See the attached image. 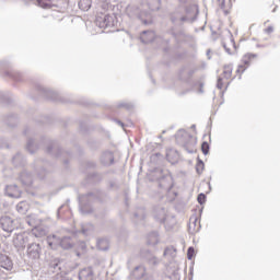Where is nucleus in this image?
Returning <instances> with one entry per match:
<instances>
[{
  "label": "nucleus",
  "mask_w": 280,
  "mask_h": 280,
  "mask_svg": "<svg viewBox=\"0 0 280 280\" xmlns=\"http://www.w3.org/2000/svg\"><path fill=\"white\" fill-rule=\"evenodd\" d=\"M147 8L143 3H132L126 8V12L129 19H137L143 25H152V23H154L152 12H159V10H161V0H150Z\"/></svg>",
  "instance_id": "obj_1"
},
{
  "label": "nucleus",
  "mask_w": 280,
  "mask_h": 280,
  "mask_svg": "<svg viewBox=\"0 0 280 280\" xmlns=\"http://www.w3.org/2000/svg\"><path fill=\"white\" fill-rule=\"evenodd\" d=\"M104 196V192L97 190L95 192H90L86 195L79 196V209L80 212L83 215H86V213H92L93 208L91 207L92 202L102 201V197Z\"/></svg>",
  "instance_id": "obj_2"
},
{
  "label": "nucleus",
  "mask_w": 280,
  "mask_h": 280,
  "mask_svg": "<svg viewBox=\"0 0 280 280\" xmlns=\"http://www.w3.org/2000/svg\"><path fill=\"white\" fill-rule=\"evenodd\" d=\"M47 244L52 250H56L58 246L63 248V250H69V248H73V240L71 238V236H63L61 238L56 235L48 236Z\"/></svg>",
  "instance_id": "obj_3"
},
{
  "label": "nucleus",
  "mask_w": 280,
  "mask_h": 280,
  "mask_svg": "<svg viewBox=\"0 0 280 280\" xmlns=\"http://www.w3.org/2000/svg\"><path fill=\"white\" fill-rule=\"evenodd\" d=\"M175 139L177 143L179 145H183V148H185V150H187L189 154H194V150L187 149L189 148V145H194V136L182 129L177 131V133L175 135Z\"/></svg>",
  "instance_id": "obj_4"
},
{
  "label": "nucleus",
  "mask_w": 280,
  "mask_h": 280,
  "mask_svg": "<svg viewBox=\"0 0 280 280\" xmlns=\"http://www.w3.org/2000/svg\"><path fill=\"white\" fill-rule=\"evenodd\" d=\"M46 152L47 154H52V156H55L56 159H65V156L71 155V153L62 151V149H60V145H58V143L56 142H51L47 147Z\"/></svg>",
  "instance_id": "obj_5"
},
{
  "label": "nucleus",
  "mask_w": 280,
  "mask_h": 280,
  "mask_svg": "<svg viewBox=\"0 0 280 280\" xmlns=\"http://www.w3.org/2000/svg\"><path fill=\"white\" fill-rule=\"evenodd\" d=\"M96 25L101 27V30H106L108 27H115V18L110 14L104 16L96 18Z\"/></svg>",
  "instance_id": "obj_6"
},
{
  "label": "nucleus",
  "mask_w": 280,
  "mask_h": 280,
  "mask_svg": "<svg viewBox=\"0 0 280 280\" xmlns=\"http://www.w3.org/2000/svg\"><path fill=\"white\" fill-rule=\"evenodd\" d=\"M0 226L5 233H12V231L16 229V223H14V219L10 217H2L0 219Z\"/></svg>",
  "instance_id": "obj_7"
},
{
  "label": "nucleus",
  "mask_w": 280,
  "mask_h": 280,
  "mask_svg": "<svg viewBox=\"0 0 280 280\" xmlns=\"http://www.w3.org/2000/svg\"><path fill=\"white\" fill-rule=\"evenodd\" d=\"M40 244L38 243H32L27 247V257L30 259H40V253H42Z\"/></svg>",
  "instance_id": "obj_8"
},
{
  "label": "nucleus",
  "mask_w": 280,
  "mask_h": 280,
  "mask_svg": "<svg viewBox=\"0 0 280 280\" xmlns=\"http://www.w3.org/2000/svg\"><path fill=\"white\" fill-rule=\"evenodd\" d=\"M0 268H3L8 272H10L12 268H14V262H12V259L9 258L8 255L0 254Z\"/></svg>",
  "instance_id": "obj_9"
},
{
  "label": "nucleus",
  "mask_w": 280,
  "mask_h": 280,
  "mask_svg": "<svg viewBox=\"0 0 280 280\" xmlns=\"http://www.w3.org/2000/svg\"><path fill=\"white\" fill-rule=\"evenodd\" d=\"M20 180L25 187H32V184L34 183V176L30 172L23 171L20 174Z\"/></svg>",
  "instance_id": "obj_10"
},
{
  "label": "nucleus",
  "mask_w": 280,
  "mask_h": 280,
  "mask_svg": "<svg viewBox=\"0 0 280 280\" xmlns=\"http://www.w3.org/2000/svg\"><path fill=\"white\" fill-rule=\"evenodd\" d=\"M95 279V272H93V268L88 267L83 268L79 272V280H94Z\"/></svg>",
  "instance_id": "obj_11"
},
{
  "label": "nucleus",
  "mask_w": 280,
  "mask_h": 280,
  "mask_svg": "<svg viewBox=\"0 0 280 280\" xmlns=\"http://www.w3.org/2000/svg\"><path fill=\"white\" fill-rule=\"evenodd\" d=\"M5 194L9 196V198H21V189H19V186L16 185H8L5 187Z\"/></svg>",
  "instance_id": "obj_12"
},
{
  "label": "nucleus",
  "mask_w": 280,
  "mask_h": 280,
  "mask_svg": "<svg viewBox=\"0 0 280 280\" xmlns=\"http://www.w3.org/2000/svg\"><path fill=\"white\" fill-rule=\"evenodd\" d=\"M196 73V69H189L188 67H183L179 70V80H191V77Z\"/></svg>",
  "instance_id": "obj_13"
},
{
  "label": "nucleus",
  "mask_w": 280,
  "mask_h": 280,
  "mask_svg": "<svg viewBox=\"0 0 280 280\" xmlns=\"http://www.w3.org/2000/svg\"><path fill=\"white\" fill-rule=\"evenodd\" d=\"M101 163L102 165H113L115 163V155H113V152L106 151L101 156Z\"/></svg>",
  "instance_id": "obj_14"
},
{
  "label": "nucleus",
  "mask_w": 280,
  "mask_h": 280,
  "mask_svg": "<svg viewBox=\"0 0 280 280\" xmlns=\"http://www.w3.org/2000/svg\"><path fill=\"white\" fill-rule=\"evenodd\" d=\"M154 32L153 31H143L140 35V40L144 45H148V43H152L154 40Z\"/></svg>",
  "instance_id": "obj_15"
},
{
  "label": "nucleus",
  "mask_w": 280,
  "mask_h": 280,
  "mask_svg": "<svg viewBox=\"0 0 280 280\" xmlns=\"http://www.w3.org/2000/svg\"><path fill=\"white\" fill-rule=\"evenodd\" d=\"M25 244H27V240L23 234H18L16 237L13 238V245L19 250H21V248H25Z\"/></svg>",
  "instance_id": "obj_16"
},
{
  "label": "nucleus",
  "mask_w": 280,
  "mask_h": 280,
  "mask_svg": "<svg viewBox=\"0 0 280 280\" xmlns=\"http://www.w3.org/2000/svg\"><path fill=\"white\" fill-rule=\"evenodd\" d=\"M132 277L137 280L143 279L145 277V267L143 265L136 267L132 271Z\"/></svg>",
  "instance_id": "obj_17"
},
{
  "label": "nucleus",
  "mask_w": 280,
  "mask_h": 280,
  "mask_svg": "<svg viewBox=\"0 0 280 280\" xmlns=\"http://www.w3.org/2000/svg\"><path fill=\"white\" fill-rule=\"evenodd\" d=\"M42 92H43V95L47 97V100H51L52 102H58V93L45 88L42 89Z\"/></svg>",
  "instance_id": "obj_18"
},
{
  "label": "nucleus",
  "mask_w": 280,
  "mask_h": 280,
  "mask_svg": "<svg viewBox=\"0 0 280 280\" xmlns=\"http://www.w3.org/2000/svg\"><path fill=\"white\" fill-rule=\"evenodd\" d=\"M16 211L21 215H25V213H27V211H30V205L27 203V201H20L16 205Z\"/></svg>",
  "instance_id": "obj_19"
},
{
  "label": "nucleus",
  "mask_w": 280,
  "mask_h": 280,
  "mask_svg": "<svg viewBox=\"0 0 280 280\" xmlns=\"http://www.w3.org/2000/svg\"><path fill=\"white\" fill-rule=\"evenodd\" d=\"M154 218L155 220H158V222H161L162 224L165 222V219H166V212H165V209L164 208H158L155 211H154Z\"/></svg>",
  "instance_id": "obj_20"
},
{
  "label": "nucleus",
  "mask_w": 280,
  "mask_h": 280,
  "mask_svg": "<svg viewBox=\"0 0 280 280\" xmlns=\"http://www.w3.org/2000/svg\"><path fill=\"white\" fill-rule=\"evenodd\" d=\"M147 244L148 246H156L159 244V232H151L148 235Z\"/></svg>",
  "instance_id": "obj_21"
},
{
  "label": "nucleus",
  "mask_w": 280,
  "mask_h": 280,
  "mask_svg": "<svg viewBox=\"0 0 280 280\" xmlns=\"http://www.w3.org/2000/svg\"><path fill=\"white\" fill-rule=\"evenodd\" d=\"M12 161L15 167H21L22 165H25V158L21 153L15 154Z\"/></svg>",
  "instance_id": "obj_22"
},
{
  "label": "nucleus",
  "mask_w": 280,
  "mask_h": 280,
  "mask_svg": "<svg viewBox=\"0 0 280 280\" xmlns=\"http://www.w3.org/2000/svg\"><path fill=\"white\" fill-rule=\"evenodd\" d=\"M95 231V226L91 223H85L81 225L82 235H91Z\"/></svg>",
  "instance_id": "obj_23"
},
{
  "label": "nucleus",
  "mask_w": 280,
  "mask_h": 280,
  "mask_svg": "<svg viewBox=\"0 0 280 280\" xmlns=\"http://www.w3.org/2000/svg\"><path fill=\"white\" fill-rule=\"evenodd\" d=\"M171 21L174 25H178V23H184V21H187L186 16H180V13H173L171 14Z\"/></svg>",
  "instance_id": "obj_24"
},
{
  "label": "nucleus",
  "mask_w": 280,
  "mask_h": 280,
  "mask_svg": "<svg viewBox=\"0 0 280 280\" xmlns=\"http://www.w3.org/2000/svg\"><path fill=\"white\" fill-rule=\"evenodd\" d=\"M92 3L93 2L91 0H79V8L83 12H89V10H91Z\"/></svg>",
  "instance_id": "obj_25"
},
{
  "label": "nucleus",
  "mask_w": 280,
  "mask_h": 280,
  "mask_svg": "<svg viewBox=\"0 0 280 280\" xmlns=\"http://www.w3.org/2000/svg\"><path fill=\"white\" fill-rule=\"evenodd\" d=\"M37 5L44 10H49V8H54V0H37Z\"/></svg>",
  "instance_id": "obj_26"
},
{
  "label": "nucleus",
  "mask_w": 280,
  "mask_h": 280,
  "mask_svg": "<svg viewBox=\"0 0 280 280\" xmlns=\"http://www.w3.org/2000/svg\"><path fill=\"white\" fill-rule=\"evenodd\" d=\"M145 259L150 266H159L160 260L152 253L148 252Z\"/></svg>",
  "instance_id": "obj_27"
},
{
  "label": "nucleus",
  "mask_w": 280,
  "mask_h": 280,
  "mask_svg": "<svg viewBox=\"0 0 280 280\" xmlns=\"http://www.w3.org/2000/svg\"><path fill=\"white\" fill-rule=\"evenodd\" d=\"M26 150L30 154H34L38 150V144L34 143V140L28 139L26 143Z\"/></svg>",
  "instance_id": "obj_28"
},
{
  "label": "nucleus",
  "mask_w": 280,
  "mask_h": 280,
  "mask_svg": "<svg viewBox=\"0 0 280 280\" xmlns=\"http://www.w3.org/2000/svg\"><path fill=\"white\" fill-rule=\"evenodd\" d=\"M96 246H97L98 250H108V240L98 238L96 242Z\"/></svg>",
  "instance_id": "obj_29"
},
{
  "label": "nucleus",
  "mask_w": 280,
  "mask_h": 280,
  "mask_svg": "<svg viewBox=\"0 0 280 280\" xmlns=\"http://www.w3.org/2000/svg\"><path fill=\"white\" fill-rule=\"evenodd\" d=\"M133 218H136L137 222H143L145 220V209H139L137 212H135Z\"/></svg>",
  "instance_id": "obj_30"
},
{
  "label": "nucleus",
  "mask_w": 280,
  "mask_h": 280,
  "mask_svg": "<svg viewBox=\"0 0 280 280\" xmlns=\"http://www.w3.org/2000/svg\"><path fill=\"white\" fill-rule=\"evenodd\" d=\"M164 257H171L174 259L176 257V248L174 246H168L164 249Z\"/></svg>",
  "instance_id": "obj_31"
},
{
  "label": "nucleus",
  "mask_w": 280,
  "mask_h": 280,
  "mask_svg": "<svg viewBox=\"0 0 280 280\" xmlns=\"http://www.w3.org/2000/svg\"><path fill=\"white\" fill-rule=\"evenodd\" d=\"M257 55H253V54H247L243 57L242 62L243 65H245L246 67H248L250 65V60H253V58H255Z\"/></svg>",
  "instance_id": "obj_32"
},
{
  "label": "nucleus",
  "mask_w": 280,
  "mask_h": 280,
  "mask_svg": "<svg viewBox=\"0 0 280 280\" xmlns=\"http://www.w3.org/2000/svg\"><path fill=\"white\" fill-rule=\"evenodd\" d=\"M232 73H233V67L224 66V68H223V75H224V78L226 80H229V78H231Z\"/></svg>",
  "instance_id": "obj_33"
},
{
  "label": "nucleus",
  "mask_w": 280,
  "mask_h": 280,
  "mask_svg": "<svg viewBox=\"0 0 280 280\" xmlns=\"http://www.w3.org/2000/svg\"><path fill=\"white\" fill-rule=\"evenodd\" d=\"M49 266H50V268H52V270L55 272H57V270H61L62 269L61 262L58 259L52 260Z\"/></svg>",
  "instance_id": "obj_34"
},
{
  "label": "nucleus",
  "mask_w": 280,
  "mask_h": 280,
  "mask_svg": "<svg viewBox=\"0 0 280 280\" xmlns=\"http://www.w3.org/2000/svg\"><path fill=\"white\" fill-rule=\"evenodd\" d=\"M163 170L162 168H158L155 171V176H156V180H159V183H161L162 180H164V178H167V175L163 174Z\"/></svg>",
  "instance_id": "obj_35"
},
{
  "label": "nucleus",
  "mask_w": 280,
  "mask_h": 280,
  "mask_svg": "<svg viewBox=\"0 0 280 280\" xmlns=\"http://www.w3.org/2000/svg\"><path fill=\"white\" fill-rule=\"evenodd\" d=\"M205 171V162L202 160L198 159L197 165H196V172L197 174H202Z\"/></svg>",
  "instance_id": "obj_36"
},
{
  "label": "nucleus",
  "mask_w": 280,
  "mask_h": 280,
  "mask_svg": "<svg viewBox=\"0 0 280 280\" xmlns=\"http://www.w3.org/2000/svg\"><path fill=\"white\" fill-rule=\"evenodd\" d=\"M201 151H202V154H205V156H207V154H209V142H207V141L202 142Z\"/></svg>",
  "instance_id": "obj_37"
},
{
  "label": "nucleus",
  "mask_w": 280,
  "mask_h": 280,
  "mask_svg": "<svg viewBox=\"0 0 280 280\" xmlns=\"http://www.w3.org/2000/svg\"><path fill=\"white\" fill-rule=\"evenodd\" d=\"M197 200L199 202V205H205L206 200H207V195L205 194H199L198 197H197Z\"/></svg>",
  "instance_id": "obj_38"
},
{
  "label": "nucleus",
  "mask_w": 280,
  "mask_h": 280,
  "mask_svg": "<svg viewBox=\"0 0 280 280\" xmlns=\"http://www.w3.org/2000/svg\"><path fill=\"white\" fill-rule=\"evenodd\" d=\"M196 254V249L194 247H189L187 250V258L189 260L194 259V255Z\"/></svg>",
  "instance_id": "obj_39"
},
{
  "label": "nucleus",
  "mask_w": 280,
  "mask_h": 280,
  "mask_svg": "<svg viewBox=\"0 0 280 280\" xmlns=\"http://www.w3.org/2000/svg\"><path fill=\"white\" fill-rule=\"evenodd\" d=\"M196 222H198V219H195L192 223H189L188 231L190 233H195L196 232Z\"/></svg>",
  "instance_id": "obj_40"
},
{
  "label": "nucleus",
  "mask_w": 280,
  "mask_h": 280,
  "mask_svg": "<svg viewBox=\"0 0 280 280\" xmlns=\"http://www.w3.org/2000/svg\"><path fill=\"white\" fill-rule=\"evenodd\" d=\"M118 108H126L127 110H131L132 104H130V103H120V104H118Z\"/></svg>",
  "instance_id": "obj_41"
},
{
  "label": "nucleus",
  "mask_w": 280,
  "mask_h": 280,
  "mask_svg": "<svg viewBox=\"0 0 280 280\" xmlns=\"http://www.w3.org/2000/svg\"><path fill=\"white\" fill-rule=\"evenodd\" d=\"M0 148H10L8 140H5L4 138H0Z\"/></svg>",
  "instance_id": "obj_42"
},
{
  "label": "nucleus",
  "mask_w": 280,
  "mask_h": 280,
  "mask_svg": "<svg viewBox=\"0 0 280 280\" xmlns=\"http://www.w3.org/2000/svg\"><path fill=\"white\" fill-rule=\"evenodd\" d=\"M217 88L222 91L224 89V83L222 82V78H219L217 81Z\"/></svg>",
  "instance_id": "obj_43"
},
{
  "label": "nucleus",
  "mask_w": 280,
  "mask_h": 280,
  "mask_svg": "<svg viewBox=\"0 0 280 280\" xmlns=\"http://www.w3.org/2000/svg\"><path fill=\"white\" fill-rule=\"evenodd\" d=\"M245 71H246V67H244V65H240L236 70V73H244Z\"/></svg>",
  "instance_id": "obj_44"
},
{
  "label": "nucleus",
  "mask_w": 280,
  "mask_h": 280,
  "mask_svg": "<svg viewBox=\"0 0 280 280\" xmlns=\"http://www.w3.org/2000/svg\"><path fill=\"white\" fill-rule=\"evenodd\" d=\"M33 231H34L35 237H38V235H45V230H42V231L39 232V234H36V231H38L37 228H35Z\"/></svg>",
  "instance_id": "obj_45"
},
{
  "label": "nucleus",
  "mask_w": 280,
  "mask_h": 280,
  "mask_svg": "<svg viewBox=\"0 0 280 280\" xmlns=\"http://www.w3.org/2000/svg\"><path fill=\"white\" fill-rule=\"evenodd\" d=\"M266 34H272V32H275V27L272 26H268L266 30H265Z\"/></svg>",
  "instance_id": "obj_46"
},
{
  "label": "nucleus",
  "mask_w": 280,
  "mask_h": 280,
  "mask_svg": "<svg viewBox=\"0 0 280 280\" xmlns=\"http://www.w3.org/2000/svg\"><path fill=\"white\" fill-rule=\"evenodd\" d=\"M219 5H220L221 10H224V8H226V0H221Z\"/></svg>",
  "instance_id": "obj_47"
},
{
  "label": "nucleus",
  "mask_w": 280,
  "mask_h": 280,
  "mask_svg": "<svg viewBox=\"0 0 280 280\" xmlns=\"http://www.w3.org/2000/svg\"><path fill=\"white\" fill-rule=\"evenodd\" d=\"M25 222L28 224V226H34V221L30 220V218H26Z\"/></svg>",
  "instance_id": "obj_48"
},
{
  "label": "nucleus",
  "mask_w": 280,
  "mask_h": 280,
  "mask_svg": "<svg viewBox=\"0 0 280 280\" xmlns=\"http://www.w3.org/2000/svg\"><path fill=\"white\" fill-rule=\"evenodd\" d=\"M223 48L225 49L226 54L231 55V48L226 47V44L223 43Z\"/></svg>",
  "instance_id": "obj_49"
},
{
  "label": "nucleus",
  "mask_w": 280,
  "mask_h": 280,
  "mask_svg": "<svg viewBox=\"0 0 280 280\" xmlns=\"http://www.w3.org/2000/svg\"><path fill=\"white\" fill-rule=\"evenodd\" d=\"M35 172L39 178H45V175L40 174V172H38V168H35Z\"/></svg>",
  "instance_id": "obj_50"
},
{
  "label": "nucleus",
  "mask_w": 280,
  "mask_h": 280,
  "mask_svg": "<svg viewBox=\"0 0 280 280\" xmlns=\"http://www.w3.org/2000/svg\"><path fill=\"white\" fill-rule=\"evenodd\" d=\"M170 156H171V153H167V154H166L167 161H170V163H174V161H172V159H171Z\"/></svg>",
  "instance_id": "obj_51"
},
{
  "label": "nucleus",
  "mask_w": 280,
  "mask_h": 280,
  "mask_svg": "<svg viewBox=\"0 0 280 280\" xmlns=\"http://www.w3.org/2000/svg\"><path fill=\"white\" fill-rule=\"evenodd\" d=\"M179 3H188L189 0H177Z\"/></svg>",
  "instance_id": "obj_52"
},
{
  "label": "nucleus",
  "mask_w": 280,
  "mask_h": 280,
  "mask_svg": "<svg viewBox=\"0 0 280 280\" xmlns=\"http://www.w3.org/2000/svg\"><path fill=\"white\" fill-rule=\"evenodd\" d=\"M230 43L233 45V47H235V39H231Z\"/></svg>",
  "instance_id": "obj_53"
},
{
  "label": "nucleus",
  "mask_w": 280,
  "mask_h": 280,
  "mask_svg": "<svg viewBox=\"0 0 280 280\" xmlns=\"http://www.w3.org/2000/svg\"><path fill=\"white\" fill-rule=\"evenodd\" d=\"M96 176H98L97 174H92V180H95Z\"/></svg>",
  "instance_id": "obj_54"
},
{
  "label": "nucleus",
  "mask_w": 280,
  "mask_h": 280,
  "mask_svg": "<svg viewBox=\"0 0 280 280\" xmlns=\"http://www.w3.org/2000/svg\"><path fill=\"white\" fill-rule=\"evenodd\" d=\"M118 126L124 127V122H121L120 120L117 121Z\"/></svg>",
  "instance_id": "obj_55"
},
{
  "label": "nucleus",
  "mask_w": 280,
  "mask_h": 280,
  "mask_svg": "<svg viewBox=\"0 0 280 280\" xmlns=\"http://www.w3.org/2000/svg\"><path fill=\"white\" fill-rule=\"evenodd\" d=\"M27 132H30V128H26V129L24 130V135H27Z\"/></svg>",
  "instance_id": "obj_56"
},
{
  "label": "nucleus",
  "mask_w": 280,
  "mask_h": 280,
  "mask_svg": "<svg viewBox=\"0 0 280 280\" xmlns=\"http://www.w3.org/2000/svg\"><path fill=\"white\" fill-rule=\"evenodd\" d=\"M62 161H63V163H65L66 165H67V163H69V160L63 159Z\"/></svg>",
  "instance_id": "obj_57"
},
{
  "label": "nucleus",
  "mask_w": 280,
  "mask_h": 280,
  "mask_svg": "<svg viewBox=\"0 0 280 280\" xmlns=\"http://www.w3.org/2000/svg\"><path fill=\"white\" fill-rule=\"evenodd\" d=\"M191 128H196V125H192Z\"/></svg>",
  "instance_id": "obj_58"
},
{
  "label": "nucleus",
  "mask_w": 280,
  "mask_h": 280,
  "mask_svg": "<svg viewBox=\"0 0 280 280\" xmlns=\"http://www.w3.org/2000/svg\"><path fill=\"white\" fill-rule=\"evenodd\" d=\"M195 231H198V229L197 230L195 229Z\"/></svg>",
  "instance_id": "obj_59"
}]
</instances>
